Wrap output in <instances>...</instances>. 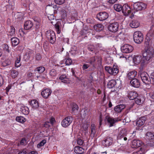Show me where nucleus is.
<instances>
[{
  "label": "nucleus",
  "instance_id": "obj_1",
  "mask_svg": "<svg viewBox=\"0 0 154 154\" xmlns=\"http://www.w3.org/2000/svg\"><path fill=\"white\" fill-rule=\"evenodd\" d=\"M154 51L152 48L147 47L142 51L143 60L145 63H149L151 61L154 56Z\"/></svg>",
  "mask_w": 154,
  "mask_h": 154
},
{
  "label": "nucleus",
  "instance_id": "obj_2",
  "mask_svg": "<svg viewBox=\"0 0 154 154\" xmlns=\"http://www.w3.org/2000/svg\"><path fill=\"white\" fill-rule=\"evenodd\" d=\"M126 135V131L125 129L122 130L120 132L117 138V141L120 145H123L125 141L127 138L125 136Z\"/></svg>",
  "mask_w": 154,
  "mask_h": 154
},
{
  "label": "nucleus",
  "instance_id": "obj_3",
  "mask_svg": "<svg viewBox=\"0 0 154 154\" xmlns=\"http://www.w3.org/2000/svg\"><path fill=\"white\" fill-rule=\"evenodd\" d=\"M45 35L47 39L50 43L54 44L56 41V36L54 32L51 30H48L45 33Z\"/></svg>",
  "mask_w": 154,
  "mask_h": 154
},
{
  "label": "nucleus",
  "instance_id": "obj_4",
  "mask_svg": "<svg viewBox=\"0 0 154 154\" xmlns=\"http://www.w3.org/2000/svg\"><path fill=\"white\" fill-rule=\"evenodd\" d=\"M133 38L134 42L138 44L140 43L143 40V35L140 31L135 32L134 34Z\"/></svg>",
  "mask_w": 154,
  "mask_h": 154
},
{
  "label": "nucleus",
  "instance_id": "obj_5",
  "mask_svg": "<svg viewBox=\"0 0 154 154\" xmlns=\"http://www.w3.org/2000/svg\"><path fill=\"white\" fill-rule=\"evenodd\" d=\"M143 82L146 84L150 83V79L148 74L146 72H143L139 73Z\"/></svg>",
  "mask_w": 154,
  "mask_h": 154
},
{
  "label": "nucleus",
  "instance_id": "obj_6",
  "mask_svg": "<svg viewBox=\"0 0 154 154\" xmlns=\"http://www.w3.org/2000/svg\"><path fill=\"white\" fill-rule=\"evenodd\" d=\"M105 120L106 122H107L110 127L113 126L115 123L121 121V119L119 118H113L108 116H106Z\"/></svg>",
  "mask_w": 154,
  "mask_h": 154
},
{
  "label": "nucleus",
  "instance_id": "obj_7",
  "mask_svg": "<svg viewBox=\"0 0 154 154\" xmlns=\"http://www.w3.org/2000/svg\"><path fill=\"white\" fill-rule=\"evenodd\" d=\"M105 69L110 74L114 75H116L119 71L117 67L115 66H114L112 67L105 66Z\"/></svg>",
  "mask_w": 154,
  "mask_h": 154
},
{
  "label": "nucleus",
  "instance_id": "obj_8",
  "mask_svg": "<svg viewBox=\"0 0 154 154\" xmlns=\"http://www.w3.org/2000/svg\"><path fill=\"white\" fill-rule=\"evenodd\" d=\"M146 4L141 2H136L134 4V8L137 11L144 10L146 8Z\"/></svg>",
  "mask_w": 154,
  "mask_h": 154
},
{
  "label": "nucleus",
  "instance_id": "obj_9",
  "mask_svg": "<svg viewBox=\"0 0 154 154\" xmlns=\"http://www.w3.org/2000/svg\"><path fill=\"white\" fill-rule=\"evenodd\" d=\"M73 120V118L71 116H69L63 120L61 123L62 126L66 127L71 123Z\"/></svg>",
  "mask_w": 154,
  "mask_h": 154
},
{
  "label": "nucleus",
  "instance_id": "obj_10",
  "mask_svg": "<svg viewBox=\"0 0 154 154\" xmlns=\"http://www.w3.org/2000/svg\"><path fill=\"white\" fill-rule=\"evenodd\" d=\"M119 25L117 22L110 23L108 26L109 31L112 32H116L119 29Z\"/></svg>",
  "mask_w": 154,
  "mask_h": 154
},
{
  "label": "nucleus",
  "instance_id": "obj_11",
  "mask_svg": "<svg viewBox=\"0 0 154 154\" xmlns=\"http://www.w3.org/2000/svg\"><path fill=\"white\" fill-rule=\"evenodd\" d=\"M133 49V47L128 44H125L121 48V50L122 52L125 53H129L131 52Z\"/></svg>",
  "mask_w": 154,
  "mask_h": 154
},
{
  "label": "nucleus",
  "instance_id": "obj_12",
  "mask_svg": "<svg viewBox=\"0 0 154 154\" xmlns=\"http://www.w3.org/2000/svg\"><path fill=\"white\" fill-rule=\"evenodd\" d=\"M113 140L112 138L108 136L104 140L102 141V144L103 146L108 147L112 144Z\"/></svg>",
  "mask_w": 154,
  "mask_h": 154
},
{
  "label": "nucleus",
  "instance_id": "obj_13",
  "mask_svg": "<svg viewBox=\"0 0 154 154\" xmlns=\"http://www.w3.org/2000/svg\"><path fill=\"white\" fill-rule=\"evenodd\" d=\"M108 17V14L105 12H100L97 15V18L100 21L104 20L107 19Z\"/></svg>",
  "mask_w": 154,
  "mask_h": 154
},
{
  "label": "nucleus",
  "instance_id": "obj_14",
  "mask_svg": "<svg viewBox=\"0 0 154 154\" xmlns=\"http://www.w3.org/2000/svg\"><path fill=\"white\" fill-rule=\"evenodd\" d=\"M142 142L140 140L134 139L131 142V147L133 148H136L140 147Z\"/></svg>",
  "mask_w": 154,
  "mask_h": 154
},
{
  "label": "nucleus",
  "instance_id": "obj_15",
  "mask_svg": "<svg viewBox=\"0 0 154 154\" xmlns=\"http://www.w3.org/2000/svg\"><path fill=\"white\" fill-rule=\"evenodd\" d=\"M122 11L125 15H128L131 12V8L127 5L125 4L122 7Z\"/></svg>",
  "mask_w": 154,
  "mask_h": 154
},
{
  "label": "nucleus",
  "instance_id": "obj_16",
  "mask_svg": "<svg viewBox=\"0 0 154 154\" xmlns=\"http://www.w3.org/2000/svg\"><path fill=\"white\" fill-rule=\"evenodd\" d=\"M51 90L47 88L44 89L42 92L41 95L43 98L47 99L51 95Z\"/></svg>",
  "mask_w": 154,
  "mask_h": 154
},
{
  "label": "nucleus",
  "instance_id": "obj_17",
  "mask_svg": "<svg viewBox=\"0 0 154 154\" xmlns=\"http://www.w3.org/2000/svg\"><path fill=\"white\" fill-rule=\"evenodd\" d=\"M146 118L145 116L141 117L138 119L136 122V125L140 127L144 125L146 120Z\"/></svg>",
  "mask_w": 154,
  "mask_h": 154
},
{
  "label": "nucleus",
  "instance_id": "obj_18",
  "mask_svg": "<svg viewBox=\"0 0 154 154\" xmlns=\"http://www.w3.org/2000/svg\"><path fill=\"white\" fill-rule=\"evenodd\" d=\"M137 93L134 91H129L127 95L128 97L130 100L135 99L138 96Z\"/></svg>",
  "mask_w": 154,
  "mask_h": 154
},
{
  "label": "nucleus",
  "instance_id": "obj_19",
  "mask_svg": "<svg viewBox=\"0 0 154 154\" xmlns=\"http://www.w3.org/2000/svg\"><path fill=\"white\" fill-rule=\"evenodd\" d=\"M29 104L32 108L36 109L39 106V104L38 101L33 100L29 101Z\"/></svg>",
  "mask_w": 154,
  "mask_h": 154
},
{
  "label": "nucleus",
  "instance_id": "obj_20",
  "mask_svg": "<svg viewBox=\"0 0 154 154\" xmlns=\"http://www.w3.org/2000/svg\"><path fill=\"white\" fill-rule=\"evenodd\" d=\"M130 83L132 86L135 88H138L140 85L139 80L136 78L132 79L130 81Z\"/></svg>",
  "mask_w": 154,
  "mask_h": 154
},
{
  "label": "nucleus",
  "instance_id": "obj_21",
  "mask_svg": "<svg viewBox=\"0 0 154 154\" xmlns=\"http://www.w3.org/2000/svg\"><path fill=\"white\" fill-rule=\"evenodd\" d=\"M142 57L140 55H135L133 58V61L135 64H139L141 61Z\"/></svg>",
  "mask_w": 154,
  "mask_h": 154
},
{
  "label": "nucleus",
  "instance_id": "obj_22",
  "mask_svg": "<svg viewBox=\"0 0 154 154\" xmlns=\"http://www.w3.org/2000/svg\"><path fill=\"white\" fill-rule=\"evenodd\" d=\"M33 24L30 20L26 21L24 23V28L25 29L28 30L30 29L33 26Z\"/></svg>",
  "mask_w": 154,
  "mask_h": 154
},
{
  "label": "nucleus",
  "instance_id": "obj_23",
  "mask_svg": "<svg viewBox=\"0 0 154 154\" xmlns=\"http://www.w3.org/2000/svg\"><path fill=\"white\" fill-rule=\"evenodd\" d=\"M97 58V62H101L102 61V58H101L99 56H94L91 57L89 60V63L92 64L93 63H94L95 61L96 60V58Z\"/></svg>",
  "mask_w": 154,
  "mask_h": 154
},
{
  "label": "nucleus",
  "instance_id": "obj_24",
  "mask_svg": "<svg viewBox=\"0 0 154 154\" xmlns=\"http://www.w3.org/2000/svg\"><path fill=\"white\" fill-rule=\"evenodd\" d=\"M125 107V105L120 104L115 106L114 108V110L116 112H120Z\"/></svg>",
  "mask_w": 154,
  "mask_h": 154
},
{
  "label": "nucleus",
  "instance_id": "obj_25",
  "mask_svg": "<svg viewBox=\"0 0 154 154\" xmlns=\"http://www.w3.org/2000/svg\"><path fill=\"white\" fill-rule=\"evenodd\" d=\"M137 75V72L135 71H132L129 72L127 75L128 79H132Z\"/></svg>",
  "mask_w": 154,
  "mask_h": 154
},
{
  "label": "nucleus",
  "instance_id": "obj_26",
  "mask_svg": "<svg viewBox=\"0 0 154 154\" xmlns=\"http://www.w3.org/2000/svg\"><path fill=\"white\" fill-rule=\"evenodd\" d=\"M20 111L24 115H27L29 113L28 107L24 106H21L20 107Z\"/></svg>",
  "mask_w": 154,
  "mask_h": 154
},
{
  "label": "nucleus",
  "instance_id": "obj_27",
  "mask_svg": "<svg viewBox=\"0 0 154 154\" xmlns=\"http://www.w3.org/2000/svg\"><path fill=\"white\" fill-rule=\"evenodd\" d=\"M146 137L149 140H154V132H148L146 134Z\"/></svg>",
  "mask_w": 154,
  "mask_h": 154
},
{
  "label": "nucleus",
  "instance_id": "obj_28",
  "mask_svg": "<svg viewBox=\"0 0 154 154\" xmlns=\"http://www.w3.org/2000/svg\"><path fill=\"white\" fill-rule=\"evenodd\" d=\"M59 79L62 82L65 83H69V79L67 78L66 76L65 75H61L59 77Z\"/></svg>",
  "mask_w": 154,
  "mask_h": 154
},
{
  "label": "nucleus",
  "instance_id": "obj_29",
  "mask_svg": "<svg viewBox=\"0 0 154 154\" xmlns=\"http://www.w3.org/2000/svg\"><path fill=\"white\" fill-rule=\"evenodd\" d=\"M74 151L76 153L79 154H82L84 152V149L82 147L79 146L75 147Z\"/></svg>",
  "mask_w": 154,
  "mask_h": 154
},
{
  "label": "nucleus",
  "instance_id": "obj_30",
  "mask_svg": "<svg viewBox=\"0 0 154 154\" xmlns=\"http://www.w3.org/2000/svg\"><path fill=\"white\" fill-rule=\"evenodd\" d=\"M130 26L132 28H137L139 25V23L136 20H134L130 24Z\"/></svg>",
  "mask_w": 154,
  "mask_h": 154
},
{
  "label": "nucleus",
  "instance_id": "obj_31",
  "mask_svg": "<svg viewBox=\"0 0 154 154\" xmlns=\"http://www.w3.org/2000/svg\"><path fill=\"white\" fill-rule=\"evenodd\" d=\"M94 29L97 32H100L103 28V26L101 24H97L94 26Z\"/></svg>",
  "mask_w": 154,
  "mask_h": 154
},
{
  "label": "nucleus",
  "instance_id": "obj_32",
  "mask_svg": "<svg viewBox=\"0 0 154 154\" xmlns=\"http://www.w3.org/2000/svg\"><path fill=\"white\" fill-rule=\"evenodd\" d=\"M11 40L13 46H15L19 43V40L17 38L14 37L11 38Z\"/></svg>",
  "mask_w": 154,
  "mask_h": 154
},
{
  "label": "nucleus",
  "instance_id": "obj_33",
  "mask_svg": "<svg viewBox=\"0 0 154 154\" xmlns=\"http://www.w3.org/2000/svg\"><path fill=\"white\" fill-rule=\"evenodd\" d=\"M116 82L114 80H112L109 81L107 84L108 88H111L113 87L116 85Z\"/></svg>",
  "mask_w": 154,
  "mask_h": 154
},
{
  "label": "nucleus",
  "instance_id": "obj_34",
  "mask_svg": "<svg viewBox=\"0 0 154 154\" xmlns=\"http://www.w3.org/2000/svg\"><path fill=\"white\" fill-rule=\"evenodd\" d=\"M122 7L121 5L119 4H115L113 6L114 10L118 12H120L122 11Z\"/></svg>",
  "mask_w": 154,
  "mask_h": 154
},
{
  "label": "nucleus",
  "instance_id": "obj_35",
  "mask_svg": "<svg viewBox=\"0 0 154 154\" xmlns=\"http://www.w3.org/2000/svg\"><path fill=\"white\" fill-rule=\"evenodd\" d=\"M96 132L95 126L94 124H92L91 125V136L92 137H94V136Z\"/></svg>",
  "mask_w": 154,
  "mask_h": 154
},
{
  "label": "nucleus",
  "instance_id": "obj_36",
  "mask_svg": "<svg viewBox=\"0 0 154 154\" xmlns=\"http://www.w3.org/2000/svg\"><path fill=\"white\" fill-rule=\"evenodd\" d=\"M154 29L151 27L146 35V37L152 38L154 36Z\"/></svg>",
  "mask_w": 154,
  "mask_h": 154
},
{
  "label": "nucleus",
  "instance_id": "obj_37",
  "mask_svg": "<svg viewBox=\"0 0 154 154\" xmlns=\"http://www.w3.org/2000/svg\"><path fill=\"white\" fill-rule=\"evenodd\" d=\"M45 70V68L43 66H40L36 68L34 70L35 72L37 71L39 73H41L43 72Z\"/></svg>",
  "mask_w": 154,
  "mask_h": 154
},
{
  "label": "nucleus",
  "instance_id": "obj_38",
  "mask_svg": "<svg viewBox=\"0 0 154 154\" xmlns=\"http://www.w3.org/2000/svg\"><path fill=\"white\" fill-rule=\"evenodd\" d=\"M60 23L59 22H57L55 25V28L56 29V32L57 34L60 33L61 32V30L60 29Z\"/></svg>",
  "mask_w": 154,
  "mask_h": 154
},
{
  "label": "nucleus",
  "instance_id": "obj_39",
  "mask_svg": "<svg viewBox=\"0 0 154 154\" xmlns=\"http://www.w3.org/2000/svg\"><path fill=\"white\" fill-rule=\"evenodd\" d=\"M17 121L22 123H24L26 121L25 119L23 116H17L16 117Z\"/></svg>",
  "mask_w": 154,
  "mask_h": 154
},
{
  "label": "nucleus",
  "instance_id": "obj_40",
  "mask_svg": "<svg viewBox=\"0 0 154 154\" xmlns=\"http://www.w3.org/2000/svg\"><path fill=\"white\" fill-rule=\"evenodd\" d=\"M152 38L150 37H147L146 36V41L145 42V44L148 46L147 47H149V45L151 43L152 40Z\"/></svg>",
  "mask_w": 154,
  "mask_h": 154
},
{
  "label": "nucleus",
  "instance_id": "obj_41",
  "mask_svg": "<svg viewBox=\"0 0 154 154\" xmlns=\"http://www.w3.org/2000/svg\"><path fill=\"white\" fill-rule=\"evenodd\" d=\"M50 75L52 77H54L56 76L57 74V72L56 70L53 69L51 70L49 72Z\"/></svg>",
  "mask_w": 154,
  "mask_h": 154
},
{
  "label": "nucleus",
  "instance_id": "obj_42",
  "mask_svg": "<svg viewBox=\"0 0 154 154\" xmlns=\"http://www.w3.org/2000/svg\"><path fill=\"white\" fill-rule=\"evenodd\" d=\"M11 29L8 34V35L12 36L15 34V29L14 27L11 26Z\"/></svg>",
  "mask_w": 154,
  "mask_h": 154
},
{
  "label": "nucleus",
  "instance_id": "obj_43",
  "mask_svg": "<svg viewBox=\"0 0 154 154\" xmlns=\"http://www.w3.org/2000/svg\"><path fill=\"white\" fill-rule=\"evenodd\" d=\"M134 100L136 103L138 105H140L143 103V101L141 100L140 97L138 96Z\"/></svg>",
  "mask_w": 154,
  "mask_h": 154
},
{
  "label": "nucleus",
  "instance_id": "obj_44",
  "mask_svg": "<svg viewBox=\"0 0 154 154\" xmlns=\"http://www.w3.org/2000/svg\"><path fill=\"white\" fill-rule=\"evenodd\" d=\"M83 111H82V116H83V118H85V117L86 116H87L88 115H89L88 111L89 110L88 109H84L83 110Z\"/></svg>",
  "mask_w": 154,
  "mask_h": 154
},
{
  "label": "nucleus",
  "instance_id": "obj_45",
  "mask_svg": "<svg viewBox=\"0 0 154 154\" xmlns=\"http://www.w3.org/2000/svg\"><path fill=\"white\" fill-rule=\"evenodd\" d=\"M145 150L143 148H141L140 149L137 151H134L133 154H144Z\"/></svg>",
  "mask_w": 154,
  "mask_h": 154
},
{
  "label": "nucleus",
  "instance_id": "obj_46",
  "mask_svg": "<svg viewBox=\"0 0 154 154\" xmlns=\"http://www.w3.org/2000/svg\"><path fill=\"white\" fill-rule=\"evenodd\" d=\"M18 74V72L17 71L14 69L12 70L11 75L13 78H14L16 77Z\"/></svg>",
  "mask_w": 154,
  "mask_h": 154
},
{
  "label": "nucleus",
  "instance_id": "obj_47",
  "mask_svg": "<svg viewBox=\"0 0 154 154\" xmlns=\"http://www.w3.org/2000/svg\"><path fill=\"white\" fill-rule=\"evenodd\" d=\"M11 64V62L9 60H6L2 62V65L4 66H6L9 65Z\"/></svg>",
  "mask_w": 154,
  "mask_h": 154
},
{
  "label": "nucleus",
  "instance_id": "obj_48",
  "mask_svg": "<svg viewBox=\"0 0 154 154\" xmlns=\"http://www.w3.org/2000/svg\"><path fill=\"white\" fill-rule=\"evenodd\" d=\"M46 142V140H43L37 145V147L38 148H40L41 147L44 146Z\"/></svg>",
  "mask_w": 154,
  "mask_h": 154
},
{
  "label": "nucleus",
  "instance_id": "obj_49",
  "mask_svg": "<svg viewBox=\"0 0 154 154\" xmlns=\"http://www.w3.org/2000/svg\"><path fill=\"white\" fill-rule=\"evenodd\" d=\"M88 48L89 51L92 52H94L96 50L95 46L93 45H88Z\"/></svg>",
  "mask_w": 154,
  "mask_h": 154
},
{
  "label": "nucleus",
  "instance_id": "obj_50",
  "mask_svg": "<svg viewBox=\"0 0 154 154\" xmlns=\"http://www.w3.org/2000/svg\"><path fill=\"white\" fill-rule=\"evenodd\" d=\"M20 57L17 58L15 62V66L16 67H18L20 66L21 65V63H20Z\"/></svg>",
  "mask_w": 154,
  "mask_h": 154
},
{
  "label": "nucleus",
  "instance_id": "obj_51",
  "mask_svg": "<svg viewBox=\"0 0 154 154\" xmlns=\"http://www.w3.org/2000/svg\"><path fill=\"white\" fill-rule=\"evenodd\" d=\"M54 1L56 4L61 5L65 2V0H54Z\"/></svg>",
  "mask_w": 154,
  "mask_h": 154
},
{
  "label": "nucleus",
  "instance_id": "obj_52",
  "mask_svg": "<svg viewBox=\"0 0 154 154\" xmlns=\"http://www.w3.org/2000/svg\"><path fill=\"white\" fill-rule=\"evenodd\" d=\"M72 111L73 112L75 110H78L79 109L78 106L75 103H73L72 104Z\"/></svg>",
  "mask_w": 154,
  "mask_h": 154
},
{
  "label": "nucleus",
  "instance_id": "obj_53",
  "mask_svg": "<svg viewBox=\"0 0 154 154\" xmlns=\"http://www.w3.org/2000/svg\"><path fill=\"white\" fill-rule=\"evenodd\" d=\"M88 127L89 125L88 124L85 123L83 124L82 125V128H83V129L84 131H86L87 130Z\"/></svg>",
  "mask_w": 154,
  "mask_h": 154
},
{
  "label": "nucleus",
  "instance_id": "obj_54",
  "mask_svg": "<svg viewBox=\"0 0 154 154\" xmlns=\"http://www.w3.org/2000/svg\"><path fill=\"white\" fill-rule=\"evenodd\" d=\"M72 63V61L71 60L68 58L66 61V65H69L71 64Z\"/></svg>",
  "mask_w": 154,
  "mask_h": 154
},
{
  "label": "nucleus",
  "instance_id": "obj_55",
  "mask_svg": "<svg viewBox=\"0 0 154 154\" xmlns=\"http://www.w3.org/2000/svg\"><path fill=\"white\" fill-rule=\"evenodd\" d=\"M84 143V141L81 138H79L77 140V143L78 144L80 145H82Z\"/></svg>",
  "mask_w": 154,
  "mask_h": 154
},
{
  "label": "nucleus",
  "instance_id": "obj_56",
  "mask_svg": "<svg viewBox=\"0 0 154 154\" xmlns=\"http://www.w3.org/2000/svg\"><path fill=\"white\" fill-rule=\"evenodd\" d=\"M3 50L5 52H9V47L7 44H5L3 46Z\"/></svg>",
  "mask_w": 154,
  "mask_h": 154
},
{
  "label": "nucleus",
  "instance_id": "obj_57",
  "mask_svg": "<svg viewBox=\"0 0 154 154\" xmlns=\"http://www.w3.org/2000/svg\"><path fill=\"white\" fill-rule=\"evenodd\" d=\"M89 65L88 64H84L82 66V69L83 70H85L87 69L89 67Z\"/></svg>",
  "mask_w": 154,
  "mask_h": 154
},
{
  "label": "nucleus",
  "instance_id": "obj_58",
  "mask_svg": "<svg viewBox=\"0 0 154 154\" xmlns=\"http://www.w3.org/2000/svg\"><path fill=\"white\" fill-rule=\"evenodd\" d=\"M26 140L25 138H23L21 140L20 142V144L21 145H25L26 144Z\"/></svg>",
  "mask_w": 154,
  "mask_h": 154
},
{
  "label": "nucleus",
  "instance_id": "obj_59",
  "mask_svg": "<svg viewBox=\"0 0 154 154\" xmlns=\"http://www.w3.org/2000/svg\"><path fill=\"white\" fill-rule=\"evenodd\" d=\"M35 59L37 60H39L41 59V57L40 54L38 53L36 54L35 56Z\"/></svg>",
  "mask_w": 154,
  "mask_h": 154
},
{
  "label": "nucleus",
  "instance_id": "obj_60",
  "mask_svg": "<svg viewBox=\"0 0 154 154\" xmlns=\"http://www.w3.org/2000/svg\"><path fill=\"white\" fill-rule=\"evenodd\" d=\"M4 83V79L2 76L0 75V86H1Z\"/></svg>",
  "mask_w": 154,
  "mask_h": 154
},
{
  "label": "nucleus",
  "instance_id": "obj_61",
  "mask_svg": "<svg viewBox=\"0 0 154 154\" xmlns=\"http://www.w3.org/2000/svg\"><path fill=\"white\" fill-rule=\"evenodd\" d=\"M95 47L96 50L97 49L100 48H102L101 44L99 43H97L96 44Z\"/></svg>",
  "mask_w": 154,
  "mask_h": 154
},
{
  "label": "nucleus",
  "instance_id": "obj_62",
  "mask_svg": "<svg viewBox=\"0 0 154 154\" xmlns=\"http://www.w3.org/2000/svg\"><path fill=\"white\" fill-rule=\"evenodd\" d=\"M49 122H47L44 124V126L46 128H48L50 126L49 125Z\"/></svg>",
  "mask_w": 154,
  "mask_h": 154
},
{
  "label": "nucleus",
  "instance_id": "obj_63",
  "mask_svg": "<svg viewBox=\"0 0 154 154\" xmlns=\"http://www.w3.org/2000/svg\"><path fill=\"white\" fill-rule=\"evenodd\" d=\"M27 153L25 149L20 151L17 154H27Z\"/></svg>",
  "mask_w": 154,
  "mask_h": 154
},
{
  "label": "nucleus",
  "instance_id": "obj_64",
  "mask_svg": "<svg viewBox=\"0 0 154 154\" xmlns=\"http://www.w3.org/2000/svg\"><path fill=\"white\" fill-rule=\"evenodd\" d=\"M118 0H109L108 2L110 4H113Z\"/></svg>",
  "mask_w": 154,
  "mask_h": 154
}]
</instances>
